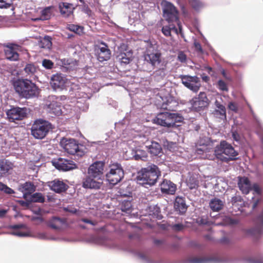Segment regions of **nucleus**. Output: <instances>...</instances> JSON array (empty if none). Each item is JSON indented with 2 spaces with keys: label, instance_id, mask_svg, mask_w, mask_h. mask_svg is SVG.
<instances>
[{
  "label": "nucleus",
  "instance_id": "64",
  "mask_svg": "<svg viewBox=\"0 0 263 263\" xmlns=\"http://www.w3.org/2000/svg\"><path fill=\"white\" fill-rule=\"evenodd\" d=\"M7 211L5 210L0 209V217H2L4 216L6 214Z\"/></svg>",
  "mask_w": 263,
  "mask_h": 263
},
{
  "label": "nucleus",
  "instance_id": "3",
  "mask_svg": "<svg viewBox=\"0 0 263 263\" xmlns=\"http://www.w3.org/2000/svg\"><path fill=\"white\" fill-rule=\"evenodd\" d=\"M214 154L217 159L224 162L235 160L238 154L231 144L224 140L215 147Z\"/></svg>",
  "mask_w": 263,
  "mask_h": 263
},
{
  "label": "nucleus",
  "instance_id": "46",
  "mask_svg": "<svg viewBox=\"0 0 263 263\" xmlns=\"http://www.w3.org/2000/svg\"><path fill=\"white\" fill-rule=\"evenodd\" d=\"M13 4V0H0V8H9Z\"/></svg>",
  "mask_w": 263,
  "mask_h": 263
},
{
  "label": "nucleus",
  "instance_id": "59",
  "mask_svg": "<svg viewBox=\"0 0 263 263\" xmlns=\"http://www.w3.org/2000/svg\"><path fill=\"white\" fill-rule=\"evenodd\" d=\"M232 137L233 139L236 141H239L240 139V136L236 132H233Z\"/></svg>",
  "mask_w": 263,
  "mask_h": 263
},
{
  "label": "nucleus",
  "instance_id": "53",
  "mask_svg": "<svg viewBox=\"0 0 263 263\" xmlns=\"http://www.w3.org/2000/svg\"><path fill=\"white\" fill-rule=\"evenodd\" d=\"M183 225L181 223L175 224L172 226L173 229L177 231H181L183 229Z\"/></svg>",
  "mask_w": 263,
  "mask_h": 263
},
{
  "label": "nucleus",
  "instance_id": "44",
  "mask_svg": "<svg viewBox=\"0 0 263 263\" xmlns=\"http://www.w3.org/2000/svg\"><path fill=\"white\" fill-rule=\"evenodd\" d=\"M132 206V203L130 201L125 200L122 203L121 210L122 211L127 212L130 210Z\"/></svg>",
  "mask_w": 263,
  "mask_h": 263
},
{
  "label": "nucleus",
  "instance_id": "52",
  "mask_svg": "<svg viewBox=\"0 0 263 263\" xmlns=\"http://www.w3.org/2000/svg\"><path fill=\"white\" fill-rule=\"evenodd\" d=\"M194 46L196 51L201 53L203 52V50L200 43L195 41L194 43Z\"/></svg>",
  "mask_w": 263,
  "mask_h": 263
},
{
  "label": "nucleus",
  "instance_id": "27",
  "mask_svg": "<svg viewBox=\"0 0 263 263\" xmlns=\"http://www.w3.org/2000/svg\"><path fill=\"white\" fill-rule=\"evenodd\" d=\"M47 110L49 113L55 116H60L62 113L61 103L54 101L47 105Z\"/></svg>",
  "mask_w": 263,
  "mask_h": 263
},
{
  "label": "nucleus",
  "instance_id": "6",
  "mask_svg": "<svg viewBox=\"0 0 263 263\" xmlns=\"http://www.w3.org/2000/svg\"><path fill=\"white\" fill-rule=\"evenodd\" d=\"M52 128V125L48 121L37 120L32 124L31 128V135L36 139L44 138Z\"/></svg>",
  "mask_w": 263,
  "mask_h": 263
},
{
  "label": "nucleus",
  "instance_id": "18",
  "mask_svg": "<svg viewBox=\"0 0 263 263\" xmlns=\"http://www.w3.org/2000/svg\"><path fill=\"white\" fill-rule=\"evenodd\" d=\"M46 224L52 229L60 230L66 227L67 225L66 219L53 216L49 219Z\"/></svg>",
  "mask_w": 263,
  "mask_h": 263
},
{
  "label": "nucleus",
  "instance_id": "5",
  "mask_svg": "<svg viewBox=\"0 0 263 263\" xmlns=\"http://www.w3.org/2000/svg\"><path fill=\"white\" fill-rule=\"evenodd\" d=\"M163 17L169 24L176 23L182 33V26L179 19V13L176 8L171 3L165 2L163 8Z\"/></svg>",
  "mask_w": 263,
  "mask_h": 263
},
{
  "label": "nucleus",
  "instance_id": "41",
  "mask_svg": "<svg viewBox=\"0 0 263 263\" xmlns=\"http://www.w3.org/2000/svg\"><path fill=\"white\" fill-rule=\"evenodd\" d=\"M0 192L8 195H11L14 193L13 189L2 182H0Z\"/></svg>",
  "mask_w": 263,
  "mask_h": 263
},
{
  "label": "nucleus",
  "instance_id": "35",
  "mask_svg": "<svg viewBox=\"0 0 263 263\" xmlns=\"http://www.w3.org/2000/svg\"><path fill=\"white\" fill-rule=\"evenodd\" d=\"M66 28L70 31L73 32L76 34L81 35L83 33L84 27L79 25L74 24H68Z\"/></svg>",
  "mask_w": 263,
  "mask_h": 263
},
{
  "label": "nucleus",
  "instance_id": "13",
  "mask_svg": "<svg viewBox=\"0 0 263 263\" xmlns=\"http://www.w3.org/2000/svg\"><path fill=\"white\" fill-rule=\"evenodd\" d=\"M161 53L156 50L155 52H147L144 55V60L148 64H151L153 69L157 67L161 63Z\"/></svg>",
  "mask_w": 263,
  "mask_h": 263
},
{
  "label": "nucleus",
  "instance_id": "26",
  "mask_svg": "<svg viewBox=\"0 0 263 263\" xmlns=\"http://www.w3.org/2000/svg\"><path fill=\"white\" fill-rule=\"evenodd\" d=\"M174 208L175 210L178 211L180 214H184L187 209L185 199L179 196L177 197L174 203Z\"/></svg>",
  "mask_w": 263,
  "mask_h": 263
},
{
  "label": "nucleus",
  "instance_id": "15",
  "mask_svg": "<svg viewBox=\"0 0 263 263\" xmlns=\"http://www.w3.org/2000/svg\"><path fill=\"white\" fill-rule=\"evenodd\" d=\"M120 53L117 58L121 63L127 64L132 60V52L128 50V46L122 44L119 48Z\"/></svg>",
  "mask_w": 263,
  "mask_h": 263
},
{
  "label": "nucleus",
  "instance_id": "12",
  "mask_svg": "<svg viewBox=\"0 0 263 263\" xmlns=\"http://www.w3.org/2000/svg\"><path fill=\"white\" fill-rule=\"evenodd\" d=\"M182 84L187 88L194 92H197L200 88L199 79L197 77L181 76Z\"/></svg>",
  "mask_w": 263,
  "mask_h": 263
},
{
  "label": "nucleus",
  "instance_id": "16",
  "mask_svg": "<svg viewBox=\"0 0 263 263\" xmlns=\"http://www.w3.org/2000/svg\"><path fill=\"white\" fill-rule=\"evenodd\" d=\"M104 166V164L101 161H97L93 163L88 168V175H91L95 178H97V180H101Z\"/></svg>",
  "mask_w": 263,
  "mask_h": 263
},
{
  "label": "nucleus",
  "instance_id": "20",
  "mask_svg": "<svg viewBox=\"0 0 263 263\" xmlns=\"http://www.w3.org/2000/svg\"><path fill=\"white\" fill-rule=\"evenodd\" d=\"M20 47V46L16 44H12L8 45L5 50L6 59L12 61H17L19 59V54L16 50L18 49Z\"/></svg>",
  "mask_w": 263,
  "mask_h": 263
},
{
  "label": "nucleus",
  "instance_id": "47",
  "mask_svg": "<svg viewBox=\"0 0 263 263\" xmlns=\"http://www.w3.org/2000/svg\"><path fill=\"white\" fill-rule=\"evenodd\" d=\"M42 65L45 68L50 69L53 66V63L50 60L44 59L42 62Z\"/></svg>",
  "mask_w": 263,
  "mask_h": 263
},
{
  "label": "nucleus",
  "instance_id": "9",
  "mask_svg": "<svg viewBox=\"0 0 263 263\" xmlns=\"http://www.w3.org/2000/svg\"><path fill=\"white\" fill-rule=\"evenodd\" d=\"M7 118L10 122H15L16 121L23 120L27 116V109L25 107H12L6 112Z\"/></svg>",
  "mask_w": 263,
  "mask_h": 263
},
{
  "label": "nucleus",
  "instance_id": "4",
  "mask_svg": "<svg viewBox=\"0 0 263 263\" xmlns=\"http://www.w3.org/2000/svg\"><path fill=\"white\" fill-rule=\"evenodd\" d=\"M181 121V117L178 114L167 112L159 114L154 119V123L167 127H176V123Z\"/></svg>",
  "mask_w": 263,
  "mask_h": 263
},
{
  "label": "nucleus",
  "instance_id": "54",
  "mask_svg": "<svg viewBox=\"0 0 263 263\" xmlns=\"http://www.w3.org/2000/svg\"><path fill=\"white\" fill-rule=\"evenodd\" d=\"M198 222L200 224H209L210 223V222L208 220L207 218L203 217H202L199 219Z\"/></svg>",
  "mask_w": 263,
  "mask_h": 263
},
{
  "label": "nucleus",
  "instance_id": "8",
  "mask_svg": "<svg viewBox=\"0 0 263 263\" xmlns=\"http://www.w3.org/2000/svg\"><path fill=\"white\" fill-rule=\"evenodd\" d=\"M124 175V171L121 164L115 163L109 165V171L106 174V178L110 184L116 185L121 181Z\"/></svg>",
  "mask_w": 263,
  "mask_h": 263
},
{
  "label": "nucleus",
  "instance_id": "57",
  "mask_svg": "<svg viewBox=\"0 0 263 263\" xmlns=\"http://www.w3.org/2000/svg\"><path fill=\"white\" fill-rule=\"evenodd\" d=\"M81 221L85 223L90 224L92 226H95L97 223L96 222L93 221L92 220H90L86 219V218H82L81 219Z\"/></svg>",
  "mask_w": 263,
  "mask_h": 263
},
{
  "label": "nucleus",
  "instance_id": "33",
  "mask_svg": "<svg viewBox=\"0 0 263 263\" xmlns=\"http://www.w3.org/2000/svg\"><path fill=\"white\" fill-rule=\"evenodd\" d=\"M55 7L53 6L47 7L41 12V19L42 20H47L50 18L52 14V10Z\"/></svg>",
  "mask_w": 263,
  "mask_h": 263
},
{
  "label": "nucleus",
  "instance_id": "19",
  "mask_svg": "<svg viewBox=\"0 0 263 263\" xmlns=\"http://www.w3.org/2000/svg\"><path fill=\"white\" fill-rule=\"evenodd\" d=\"M47 185L50 189L56 193H62L65 192L69 187V186L64 182L63 180L56 179L47 183Z\"/></svg>",
  "mask_w": 263,
  "mask_h": 263
},
{
  "label": "nucleus",
  "instance_id": "7",
  "mask_svg": "<svg viewBox=\"0 0 263 263\" xmlns=\"http://www.w3.org/2000/svg\"><path fill=\"white\" fill-rule=\"evenodd\" d=\"M60 145L65 152L70 155H77L80 157L84 155V152L82 149V146L80 145L75 139L63 138Z\"/></svg>",
  "mask_w": 263,
  "mask_h": 263
},
{
  "label": "nucleus",
  "instance_id": "58",
  "mask_svg": "<svg viewBox=\"0 0 263 263\" xmlns=\"http://www.w3.org/2000/svg\"><path fill=\"white\" fill-rule=\"evenodd\" d=\"M221 74L222 75V76L223 77V78L228 80V81H231V78L230 76H228L226 71L224 70V69H222V71H221Z\"/></svg>",
  "mask_w": 263,
  "mask_h": 263
},
{
  "label": "nucleus",
  "instance_id": "43",
  "mask_svg": "<svg viewBox=\"0 0 263 263\" xmlns=\"http://www.w3.org/2000/svg\"><path fill=\"white\" fill-rule=\"evenodd\" d=\"M217 87L221 91H228L229 90L227 83L222 80H219L217 82Z\"/></svg>",
  "mask_w": 263,
  "mask_h": 263
},
{
  "label": "nucleus",
  "instance_id": "2",
  "mask_svg": "<svg viewBox=\"0 0 263 263\" xmlns=\"http://www.w3.org/2000/svg\"><path fill=\"white\" fill-rule=\"evenodd\" d=\"M14 87L20 96L26 99L35 97L38 93L36 85L27 79L18 80L14 83Z\"/></svg>",
  "mask_w": 263,
  "mask_h": 263
},
{
  "label": "nucleus",
  "instance_id": "14",
  "mask_svg": "<svg viewBox=\"0 0 263 263\" xmlns=\"http://www.w3.org/2000/svg\"><path fill=\"white\" fill-rule=\"evenodd\" d=\"M67 79L61 73H56L52 76L50 80L51 87L54 90H63L65 87Z\"/></svg>",
  "mask_w": 263,
  "mask_h": 263
},
{
  "label": "nucleus",
  "instance_id": "28",
  "mask_svg": "<svg viewBox=\"0 0 263 263\" xmlns=\"http://www.w3.org/2000/svg\"><path fill=\"white\" fill-rule=\"evenodd\" d=\"M148 152L153 156H158L162 153L161 145L157 142L153 141L151 144L147 146Z\"/></svg>",
  "mask_w": 263,
  "mask_h": 263
},
{
  "label": "nucleus",
  "instance_id": "48",
  "mask_svg": "<svg viewBox=\"0 0 263 263\" xmlns=\"http://www.w3.org/2000/svg\"><path fill=\"white\" fill-rule=\"evenodd\" d=\"M177 59L180 62L184 63L186 61V55L183 51H179L178 54Z\"/></svg>",
  "mask_w": 263,
  "mask_h": 263
},
{
  "label": "nucleus",
  "instance_id": "34",
  "mask_svg": "<svg viewBox=\"0 0 263 263\" xmlns=\"http://www.w3.org/2000/svg\"><path fill=\"white\" fill-rule=\"evenodd\" d=\"M171 30H174L176 33H178V30L175 24H169L168 26H163L162 28V32L166 36H170L171 35Z\"/></svg>",
  "mask_w": 263,
  "mask_h": 263
},
{
  "label": "nucleus",
  "instance_id": "38",
  "mask_svg": "<svg viewBox=\"0 0 263 263\" xmlns=\"http://www.w3.org/2000/svg\"><path fill=\"white\" fill-rule=\"evenodd\" d=\"M23 189L26 192V193L24 194V197L26 198L27 194L30 195L35 191V187L32 183L27 182L23 184Z\"/></svg>",
  "mask_w": 263,
  "mask_h": 263
},
{
  "label": "nucleus",
  "instance_id": "37",
  "mask_svg": "<svg viewBox=\"0 0 263 263\" xmlns=\"http://www.w3.org/2000/svg\"><path fill=\"white\" fill-rule=\"evenodd\" d=\"M150 215L153 216L154 218L161 219L162 217L160 214V209L157 205L149 206V213Z\"/></svg>",
  "mask_w": 263,
  "mask_h": 263
},
{
  "label": "nucleus",
  "instance_id": "63",
  "mask_svg": "<svg viewBox=\"0 0 263 263\" xmlns=\"http://www.w3.org/2000/svg\"><path fill=\"white\" fill-rule=\"evenodd\" d=\"M14 234L16 235V236H26V234L24 232H15L14 233Z\"/></svg>",
  "mask_w": 263,
  "mask_h": 263
},
{
  "label": "nucleus",
  "instance_id": "51",
  "mask_svg": "<svg viewBox=\"0 0 263 263\" xmlns=\"http://www.w3.org/2000/svg\"><path fill=\"white\" fill-rule=\"evenodd\" d=\"M228 108L229 109H230L232 111H234L235 112H237V111L238 110V107H237L236 104H235L234 102L229 103V105H228Z\"/></svg>",
  "mask_w": 263,
  "mask_h": 263
},
{
  "label": "nucleus",
  "instance_id": "23",
  "mask_svg": "<svg viewBox=\"0 0 263 263\" xmlns=\"http://www.w3.org/2000/svg\"><path fill=\"white\" fill-rule=\"evenodd\" d=\"M160 189L163 193L173 195L176 192L177 187L176 185L170 180L164 179L160 184Z\"/></svg>",
  "mask_w": 263,
  "mask_h": 263
},
{
  "label": "nucleus",
  "instance_id": "31",
  "mask_svg": "<svg viewBox=\"0 0 263 263\" xmlns=\"http://www.w3.org/2000/svg\"><path fill=\"white\" fill-rule=\"evenodd\" d=\"M216 109L214 110V114L216 116H221V118H226V109L224 105L221 104L218 101L216 100L215 102Z\"/></svg>",
  "mask_w": 263,
  "mask_h": 263
},
{
  "label": "nucleus",
  "instance_id": "17",
  "mask_svg": "<svg viewBox=\"0 0 263 263\" xmlns=\"http://www.w3.org/2000/svg\"><path fill=\"white\" fill-rule=\"evenodd\" d=\"M102 183V180H97L91 175H88L83 179L82 186L85 189L98 190L101 188Z\"/></svg>",
  "mask_w": 263,
  "mask_h": 263
},
{
  "label": "nucleus",
  "instance_id": "32",
  "mask_svg": "<svg viewBox=\"0 0 263 263\" xmlns=\"http://www.w3.org/2000/svg\"><path fill=\"white\" fill-rule=\"evenodd\" d=\"M51 40L50 36L46 35L39 42V46L42 48L50 49L52 46Z\"/></svg>",
  "mask_w": 263,
  "mask_h": 263
},
{
  "label": "nucleus",
  "instance_id": "50",
  "mask_svg": "<svg viewBox=\"0 0 263 263\" xmlns=\"http://www.w3.org/2000/svg\"><path fill=\"white\" fill-rule=\"evenodd\" d=\"M191 3L192 7L195 9L200 8L202 6L201 3L197 0H193L191 2Z\"/></svg>",
  "mask_w": 263,
  "mask_h": 263
},
{
  "label": "nucleus",
  "instance_id": "22",
  "mask_svg": "<svg viewBox=\"0 0 263 263\" xmlns=\"http://www.w3.org/2000/svg\"><path fill=\"white\" fill-rule=\"evenodd\" d=\"M102 46L100 47L97 50V59L101 62L109 60L111 56V51L108 46L104 43H102Z\"/></svg>",
  "mask_w": 263,
  "mask_h": 263
},
{
  "label": "nucleus",
  "instance_id": "30",
  "mask_svg": "<svg viewBox=\"0 0 263 263\" xmlns=\"http://www.w3.org/2000/svg\"><path fill=\"white\" fill-rule=\"evenodd\" d=\"M209 206L212 211L217 212L222 209L223 203L221 200L215 198L211 200Z\"/></svg>",
  "mask_w": 263,
  "mask_h": 263
},
{
  "label": "nucleus",
  "instance_id": "61",
  "mask_svg": "<svg viewBox=\"0 0 263 263\" xmlns=\"http://www.w3.org/2000/svg\"><path fill=\"white\" fill-rule=\"evenodd\" d=\"M24 227V225L23 224H15L13 225L11 227L12 229H18L23 228Z\"/></svg>",
  "mask_w": 263,
  "mask_h": 263
},
{
  "label": "nucleus",
  "instance_id": "25",
  "mask_svg": "<svg viewBox=\"0 0 263 263\" xmlns=\"http://www.w3.org/2000/svg\"><path fill=\"white\" fill-rule=\"evenodd\" d=\"M238 186L243 194H248L251 190L249 179L246 177H238Z\"/></svg>",
  "mask_w": 263,
  "mask_h": 263
},
{
  "label": "nucleus",
  "instance_id": "21",
  "mask_svg": "<svg viewBox=\"0 0 263 263\" xmlns=\"http://www.w3.org/2000/svg\"><path fill=\"white\" fill-rule=\"evenodd\" d=\"M58 7L61 15L64 17H68L73 15L75 7L73 4L67 2H60Z\"/></svg>",
  "mask_w": 263,
  "mask_h": 263
},
{
  "label": "nucleus",
  "instance_id": "62",
  "mask_svg": "<svg viewBox=\"0 0 263 263\" xmlns=\"http://www.w3.org/2000/svg\"><path fill=\"white\" fill-rule=\"evenodd\" d=\"M221 242L222 243H226H226H229V242H230V240L228 238H227L226 237H224L221 238Z\"/></svg>",
  "mask_w": 263,
  "mask_h": 263
},
{
  "label": "nucleus",
  "instance_id": "29",
  "mask_svg": "<svg viewBox=\"0 0 263 263\" xmlns=\"http://www.w3.org/2000/svg\"><path fill=\"white\" fill-rule=\"evenodd\" d=\"M12 168V164L11 162L5 159H0V175L1 176L6 174Z\"/></svg>",
  "mask_w": 263,
  "mask_h": 263
},
{
  "label": "nucleus",
  "instance_id": "36",
  "mask_svg": "<svg viewBox=\"0 0 263 263\" xmlns=\"http://www.w3.org/2000/svg\"><path fill=\"white\" fill-rule=\"evenodd\" d=\"M45 197L41 193H35L30 196L29 202H39L44 203L45 202Z\"/></svg>",
  "mask_w": 263,
  "mask_h": 263
},
{
  "label": "nucleus",
  "instance_id": "10",
  "mask_svg": "<svg viewBox=\"0 0 263 263\" xmlns=\"http://www.w3.org/2000/svg\"><path fill=\"white\" fill-rule=\"evenodd\" d=\"M191 102L192 107L197 111L203 110L209 105V100L204 92H200L198 96L194 98Z\"/></svg>",
  "mask_w": 263,
  "mask_h": 263
},
{
  "label": "nucleus",
  "instance_id": "45",
  "mask_svg": "<svg viewBox=\"0 0 263 263\" xmlns=\"http://www.w3.org/2000/svg\"><path fill=\"white\" fill-rule=\"evenodd\" d=\"M166 66L163 65L161 68H159L154 72L155 76H160L161 78H164L166 75Z\"/></svg>",
  "mask_w": 263,
  "mask_h": 263
},
{
  "label": "nucleus",
  "instance_id": "56",
  "mask_svg": "<svg viewBox=\"0 0 263 263\" xmlns=\"http://www.w3.org/2000/svg\"><path fill=\"white\" fill-rule=\"evenodd\" d=\"M32 221H36V223L37 224H39V223H42V222L44 221V219L43 217H33L32 218Z\"/></svg>",
  "mask_w": 263,
  "mask_h": 263
},
{
  "label": "nucleus",
  "instance_id": "1",
  "mask_svg": "<svg viewBox=\"0 0 263 263\" xmlns=\"http://www.w3.org/2000/svg\"><path fill=\"white\" fill-rule=\"evenodd\" d=\"M160 175V172L158 170L157 166L152 164L147 167L142 168L138 172L137 181L139 184L143 185L152 186L156 183Z\"/></svg>",
  "mask_w": 263,
  "mask_h": 263
},
{
  "label": "nucleus",
  "instance_id": "60",
  "mask_svg": "<svg viewBox=\"0 0 263 263\" xmlns=\"http://www.w3.org/2000/svg\"><path fill=\"white\" fill-rule=\"evenodd\" d=\"M201 78L202 80L205 82H208L210 80V77L205 74L201 75Z\"/></svg>",
  "mask_w": 263,
  "mask_h": 263
},
{
  "label": "nucleus",
  "instance_id": "55",
  "mask_svg": "<svg viewBox=\"0 0 263 263\" xmlns=\"http://www.w3.org/2000/svg\"><path fill=\"white\" fill-rule=\"evenodd\" d=\"M252 190L255 192L257 194H260L261 190L259 186L257 184H254L252 186Z\"/></svg>",
  "mask_w": 263,
  "mask_h": 263
},
{
  "label": "nucleus",
  "instance_id": "42",
  "mask_svg": "<svg viewBox=\"0 0 263 263\" xmlns=\"http://www.w3.org/2000/svg\"><path fill=\"white\" fill-rule=\"evenodd\" d=\"M24 70L28 75H33L36 71V68L32 64H28L26 65Z\"/></svg>",
  "mask_w": 263,
  "mask_h": 263
},
{
  "label": "nucleus",
  "instance_id": "49",
  "mask_svg": "<svg viewBox=\"0 0 263 263\" xmlns=\"http://www.w3.org/2000/svg\"><path fill=\"white\" fill-rule=\"evenodd\" d=\"M207 261V259L203 258L194 257L190 260L191 263H204Z\"/></svg>",
  "mask_w": 263,
  "mask_h": 263
},
{
  "label": "nucleus",
  "instance_id": "39",
  "mask_svg": "<svg viewBox=\"0 0 263 263\" xmlns=\"http://www.w3.org/2000/svg\"><path fill=\"white\" fill-rule=\"evenodd\" d=\"M187 185L190 189H196L199 186V181L194 177H190L187 180Z\"/></svg>",
  "mask_w": 263,
  "mask_h": 263
},
{
  "label": "nucleus",
  "instance_id": "40",
  "mask_svg": "<svg viewBox=\"0 0 263 263\" xmlns=\"http://www.w3.org/2000/svg\"><path fill=\"white\" fill-rule=\"evenodd\" d=\"M239 221L237 219L232 218L230 217H225L221 223L222 225L233 226L238 224Z\"/></svg>",
  "mask_w": 263,
  "mask_h": 263
},
{
  "label": "nucleus",
  "instance_id": "24",
  "mask_svg": "<svg viewBox=\"0 0 263 263\" xmlns=\"http://www.w3.org/2000/svg\"><path fill=\"white\" fill-rule=\"evenodd\" d=\"M258 221L261 223L260 225H258L250 229L247 231V233L252 236L258 238L261 236L262 233V225H263V210L261 213L258 217Z\"/></svg>",
  "mask_w": 263,
  "mask_h": 263
},
{
  "label": "nucleus",
  "instance_id": "11",
  "mask_svg": "<svg viewBox=\"0 0 263 263\" xmlns=\"http://www.w3.org/2000/svg\"><path fill=\"white\" fill-rule=\"evenodd\" d=\"M52 164L56 168L60 171H68L77 168V165L73 161L62 158L54 159Z\"/></svg>",
  "mask_w": 263,
  "mask_h": 263
}]
</instances>
